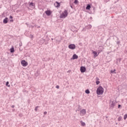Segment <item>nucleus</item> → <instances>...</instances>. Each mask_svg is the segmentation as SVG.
I'll list each match as a JSON object with an SVG mask.
<instances>
[{
  "label": "nucleus",
  "mask_w": 127,
  "mask_h": 127,
  "mask_svg": "<svg viewBox=\"0 0 127 127\" xmlns=\"http://www.w3.org/2000/svg\"><path fill=\"white\" fill-rule=\"evenodd\" d=\"M104 89L102 86H99L96 91L97 95H103L104 94Z\"/></svg>",
  "instance_id": "1"
},
{
  "label": "nucleus",
  "mask_w": 127,
  "mask_h": 127,
  "mask_svg": "<svg viewBox=\"0 0 127 127\" xmlns=\"http://www.w3.org/2000/svg\"><path fill=\"white\" fill-rule=\"evenodd\" d=\"M68 15V11L67 10H65L64 12L62 13V14L60 15V18H66Z\"/></svg>",
  "instance_id": "2"
},
{
  "label": "nucleus",
  "mask_w": 127,
  "mask_h": 127,
  "mask_svg": "<svg viewBox=\"0 0 127 127\" xmlns=\"http://www.w3.org/2000/svg\"><path fill=\"white\" fill-rule=\"evenodd\" d=\"M115 106H116V102L115 101H111L110 102V107L111 109H114V108H115Z\"/></svg>",
  "instance_id": "3"
},
{
  "label": "nucleus",
  "mask_w": 127,
  "mask_h": 127,
  "mask_svg": "<svg viewBox=\"0 0 127 127\" xmlns=\"http://www.w3.org/2000/svg\"><path fill=\"white\" fill-rule=\"evenodd\" d=\"M80 116H85V115L86 114V110L85 109H82L80 111Z\"/></svg>",
  "instance_id": "4"
},
{
  "label": "nucleus",
  "mask_w": 127,
  "mask_h": 127,
  "mask_svg": "<svg viewBox=\"0 0 127 127\" xmlns=\"http://www.w3.org/2000/svg\"><path fill=\"white\" fill-rule=\"evenodd\" d=\"M55 40H56V43H60V41L62 40V38L61 37H56Z\"/></svg>",
  "instance_id": "5"
},
{
  "label": "nucleus",
  "mask_w": 127,
  "mask_h": 127,
  "mask_svg": "<svg viewBox=\"0 0 127 127\" xmlns=\"http://www.w3.org/2000/svg\"><path fill=\"white\" fill-rule=\"evenodd\" d=\"M21 64L23 67H26V66L28 65L27 62H26L24 60L22 61Z\"/></svg>",
  "instance_id": "6"
},
{
  "label": "nucleus",
  "mask_w": 127,
  "mask_h": 127,
  "mask_svg": "<svg viewBox=\"0 0 127 127\" xmlns=\"http://www.w3.org/2000/svg\"><path fill=\"white\" fill-rule=\"evenodd\" d=\"M68 48H69V49H72V50H73V49H75L76 48V46L75 45V44H70L68 46Z\"/></svg>",
  "instance_id": "7"
},
{
  "label": "nucleus",
  "mask_w": 127,
  "mask_h": 127,
  "mask_svg": "<svg viewBox=\"0 0 127 127\" xmlns=\"http://www.w3.org/2000/svg\"><path fill=\"white\" fill-rule=\"evenodd\" d=\"M80 71L81 72V73H84V72H86V67H85L84 66H81Z\"/></svg>",
  "instance_id": "8"
},
{
  "label": "nucleus",
  "mask_w": 127,
  "mask_h": 127,
  "mask_svg": "<svg viewBox=\"0 0 127 127\" xmlns=\"http://www.w3.org/2000/svg\"><path fill=\"white\" fill-rule=\"evenodd\" d=\"M45 13L48 15V16H49L50 15H51V13H52L51 11L48 10L46 11Z\"/></svg>",
  "instance_id": "9"
},
{
  "label": "nucleus",
  "mask_w": 127,
  "mask_h": 127,
  "mask_svg": "<svg viewBox=\"0 0 127 127\" xmlns=\"http://www.w3.org/2000/svg\"><path fill=\"white\" fill-rule=\"evenodd\" d=\"M60 5H61L60 3L58 2V1H56L54 3V6H55V7H59V6H60Z\"/></svg>",
  "instance_id": "10"
},
{
  "label": "nucleus",
  "mask_w": 127,
  "mask_h": 127,
  "mask_svg": "<svg viewBox=\"0 0 127 127\" xmlns=\"http://www.w3.org/2000/svg\"><path fill=\"white\" fill-rule=\"evenodd\" d=\"M8 18L7 17H5L3 20V22L5 24H6V23H7L8 22Z\"/></svg>",
  "instance_id": "11"
},
{
  "label": "nucleus",
  "mask_w": 127,
  "mask_h": 127,
  "mask_svg": "<svg viewBox=\"0 0 127 127\" xmlns=\"http://www.w3.org/2000/svg\"><path fill=\"white\" fill-rule=\"evenodd\" d=\"M92 53L93 54H94V56L95 58L97 57V56H98V53H97V52L95 51H93L92 50Z\"/></svg>",
  "instance_id": "12"
},
{
  "label": "nucleus",
  "mask_w": 127,
  "mask_h": 127,
  "mask_svg": "<svg viewBox=\"0 0 127 127\" xmlns=\"http://www.w3.org/2000/svg\"><path fill=\"white\" fill-rule=\"evenodd\" d=\"M72 59H78V56L76 54H74L72 56Z\"/></svg>",
  "instance_id": "13"
},
{
  "label": "nucleus",
  "mask_w": 127,
  "mask_h": 127,
  "mask_svg": "<svg viewBox=\"0 0 127 127\" xmlns=\"http://www.w3.org/2000/svg\"><path fill=\"white\" fill-rule=\"evenodd\" d=\"M82 127H85V126H86V123H85V122H83V121H81L80 122Z\"/></svg>",
  "instance_id": "14"
},
{
  "label": "nucleus",
  "mask_w": 127,
  "mask_h": 127,
  "mask_svg": "<svg viewBox=\"0 0 127 127\" xmlns=\"http://www.w3.org/2000/svg\"><path fill=\"white\" fill-rule=\"evenodd\" d=\"M30 6H35V4L31 2L29 3Z\"/></svg>",
  "instance_id": "15"
},
{
  "label": "nucleus",
  "mask_w": 127,
  "mask_h": 127,
  "mask_svg": "<svg viewBox=\"0 0 127 127\" xmlns=\"http://www.w3.org/2000/svg\"><path fill=\"white\" fill-rule=\"evenodd\" d=\"M86 9H88L90 10V8H91V5H90L89 4H88L86 7Z\"/></svg>",
  "instance_id": "16"
},
{
  "label": "nucleus",
  "mask_w": 127,
  "mask_h": 127,
  "mask_svg": "<svg viewBox=\"0 0 127 127\" xmlns=\"http://www.w3.org/2000/svg\"><path fill=\"white\" fill-rule=\"evenodd\" d=\"M118 61L121 63V61H122V58H119L117 59V65H119V64H118Z\"/></svg>",
  "instance_id": "17"
},
{
  "label": "nucleus",
  "mask_w": 127,
  "mask_h": 127,
  "mask_svg": "<svg viewBox=\"0 0 127 127\" xmlns=\"http://www.w3.org/2000/svg\"><path fill=\"white\" fill-rule=\"evenodd\" d=\"M10 51L11 53H13V52H14V48H11L10 49Z\"/></svg>",
  "instance_id": "18"
},
{
  "label": "nucleus",
  "mask_w": 127,
  "mask_h": 127,
  "mask_svg": "<svg viewBox=\"0 0 127 127\" xmlns=\"http://www.w3.org/2000/svg\"><path fill=\"white\" fill-rule=\"evenodd\" d=\"M87 29H91V28H92V25H88L87 26Z\"/></svg>",
  "instance_id": "19"
},
{
  "label": "nucleus",
  "mask_w": 127,
  "mask_h": 127,
  "mask_svg": "<svg viewBox=\"0 0 127 127\" xmlns=\"http://www.w3.org/2000/svg\"><path fill=\"white\" fill-rule=\"evenodd\" d=\"M74 3H75V4H78V3H79V1L78 0H74Z\"/></svg>",
  "instance_id": "20"
},
{
  "label": "nucleus",
  "mask_w": 127,
  "mask_h": 127,
  "mask_svg": "<svg viewBox=\"0 0 127 127\" xmlns=\"http://www.w3.org/2000/svg\"><path fill=\"white\" fill-rule=\"evenodd\" d=\"M122 116H120V117L118 118V122H121V121H122Z\"/></svg>",
  "instance_id": "21"
},
{
  "label": "nucleus",
  "mask_w": 127,
  "mask_h": 127,
  "mask_svg": "<svg viewBox=\"0 0 127 127\" xmlns=\"http://www.w3.org/2000/svg\"><path fill=\"white\" fill-rule=\"evenodd\" d=\"M45 42V40H44V39H42L41 40V43H42V44H43V43H44Z\"/></svg>",
  "instance_id": "22"
},
{
  "label": "nucleus",
  "mask_w": 127,
  "mask_h": 127,
  "mask_svg": "<svg viewBox=\"0 0 127 127\" xmlns=\"http://www.w3.org/2000/svg\"><path fill=\"white\" fill-rule=\"evenodd\" d=\"M85 93L86 94H90V90H89V89H87L85 90Z\"/></svg>",
  "instance_id": "23"
},
{
  "label": "nucleus",
  "mask_w": 127,
  "mask_h": 127,
  "mask_svg": "<svg viewBox=\"0 0 127 127\" xmlns=\"http://www.w3.org/2000/svg\"><path fill=\"white\" fill-rule=\"evenodd\" d=\"M8 84H9V82L8 81H7L6 82V86H7V87H10V85H8Z\"/></svg>",
  "instance_id": "24"
},
{
  "label": "nucleus",
  "mask_w": 127,
  "mask_h": 127,
  "mask_svg": "<svg viewBox=\"0 0 127 127\" xmlns=\"http://www.w3.org/2000/svg\"><path fill=\"white\" fill-rule=\"evenodd\" d=\"M127 114H126L124 116V120H127Z\"/></svg>",
  "instance_id": "25"
},
{
  "label": "nucleus",
  "mask_w": 127,
  "mask_h": 127,
  "mask_svg": "<svg viewBox=\"0 0 127 127\" xmlns=\"http://www.w3.org/2000/svg\"><path fill=\"white\" fill-rule=\"evenodd\" d=\"M39 108V106H37L35 107V111H36V112H37V109Z\"/></svg>",
  "instance_id": "26"
},
{
  "label": "nucleus",
  "mask_w": 127,
  "mask_h": 127,
  "mask_svg": "<svg viewBox=\"0 0 127 127\" xmlns=\"http://www.w3.org/2000/svg\"><path fill=\"white\" fill-rule=\"evenodd\" d=\"M44 43H45V44L46 45H47V44H48V41H45V42H44Z\"/></svg>",
  "instance_id": "27"
},
{
  "label": "nucleus",
  "mask_w": 127,
  "mask_h": 127,
  "mask_svg": "<svg viewBox=\"0 0 127 127\" xmlns=\"http://www.w3.org/2000/svg\"><path fill=\"white\" fill-rule=\"evenodd\" d=\"M116 71V69H114V70H111V73H115V74H116V72H115Z\"/></svg>",
  "instance_id": "28"
},
{
  "label": "nucleus",
  "mask_w": 127,
  "mask_h": 127,
  "mask_svg": "<svg viewBox=\"0 0 127 127\" xmlns=\"http://www.w3.org/2000/svg\"><path fill=\"white\" fill-rule=\"evenodd\" d=\"M96 85H99V84H100V81H96Z\"/></svg>",
  "instance_id": "29"
},
{
  "label": "nucleus",
  "mask_w": 127,
  "mask_h": 127,
  "mask_svg": "<svg viewBox=\"0 0 127 127\" xmlns=\"http://www.w3.org/2000/svg\"><path fill=\"white\" fill-rule=\"evenodd\" d=\"M44 115H47V112H46V111L44 112Z\"/></svg>",
  "instance_id": "30"
},
{
  "label": "nucleus",
  "mask_w": 127,
  "mask_h": 127,
  "mask_svg": "<svg viewBox=\"0 0 127 127\" xmlns=\"http://www.w3.org/2000/svg\"><path fill=\"white\" fill-rule=\"evenodd\" d=\"M9 18L11 19H12V18H13L12 16H11V15L9 16Z\"/></svg>",
  "instance_id": "31"
},
{
  "label": "nucleus",
  "mask_w": 127,
  "mask_h": 127,
  "mask_svg": "<svg viewBox=\"0 0 127 127\" xmlns=\"http://www.w3.org/2000/svg\"><path fill=\"white\" fill-rule=\"evenodd\" d=\"M56 88H57V89H59V85H57Z\"/></svg>",
  "instance_id": "32"
},
{
  "label": "nucleus",
  "mask_w": 127,
  "mask_h": 127,
  "mask_svg": "<svg viewBox=\"0 0 127 127\" xmlns=\"http://www.w3.org/2000/svg\"><path fill=\"white\" fill-rule=\"evenodd\" d=\"M121 107H122V106L121 105H118V109H120L121 108Z\"/></svg>",
  "instance_id": "33"
},
{
  "label": "nucleus",
  "mask_w": 127,
  "mask_h": 127,
  "mask_svg": "<svg viewBox=\"0 0 127 127\" xmlns=\"http://www.w3.org/2000/svg\"><path fill=\"white\" fill-rule=\"evenodd\" d=\"M11 108H12V109H13V108H14V105H12V106H11Z\"/></svg>",
  "instance_id": "34"
},
{
  "label": "nucleus",
  "mask_w": 127,
  "mask_h": 127,
  "mask_svg": "<svg viewBox=\"0 0 127 127\" xmlns=\"http://www.w3.org/2000/svg\"><path fill=\"white\" fill-rule=\"evenodd\" d=\"M31 38H33V35H31Z\"/></svg>",
  "instance_id": "35"
},
{
  "label": "nucleus",
  "mask_w": 127,
  "mask_h": 127,
  "mask_svg": "<svg viewBox=\"0 0 127 127\" xmlns=\"http://www.w3.org/2000/svg\"><path fill=\"white\" fill-rule=\"evenodd\" d=\"M82 31H85V28H83V29H82Z\"/></svg>",
  "instance_id": "36"
},
{
  "label": "nucleus",
  "mask_w": 127,
  "mask_h": 127,
  "mask_svg": "<svg viewBox=\"0 0 127 127\" xmlns=\"http://www.w3.org/2000/svg\"><path fill=\"white\" fill-rule=\"evenodd\" d=\"M10 21L12 22H13V19H11V20H10Z\"/></svg>",
  "instance_id": "37"
},
{
  "label": "nucleus",
  "mask_w": 127,
  "mask_h": 127,
  "mask_svg": "<svg viewBox=\"0 0 127 127\" xmlns=\"http://www.w3.org/2000/svg\"><path fill=\"white\" fill-rule=\"evenodd\" d=\"M117 44H120V41L117 42Z\"/></svg>",
  "instance_id": "38"
},
{
  "label": "nucleus",
  "mask_w": 127,
  "mask_h": 127,
  "mask_svg": "<svg viewBox=\"0 0 127 127\" xmlns=\"http://www.w3.org/2000/svg\"><path fill=\"white\" fill-rule=\"evenodd\" d=\"M70 7H71V8H73V6H72V5H70Z\"/></svg>",
  "instance_id": "39"
},
{
  "label": "nucleus",
  "mask_w": 127,
  "mask_h": 127,
  "mask_svg": "<svg viewBox=\"0 0 127 127\" xmlns=\"http://www.w3.org/2000/svg\"><path fill=\"white\" fill-rule=\"evenodd\" d=\"M31 27H32V28H33V27H34V26H31Z\"/></svg>",
  "instance_id": "40"
},
{
  "label": "nucleus",
  "mask_w": 127,
  "mask_h": 127,
  "mask_svg": "<svg viewBox=\"0 0 127 127\" xmlns=\"http://www.w3.org/2000/svg\"><path fill=\"white\" fill-rule=\"evenodd\" d=\"M96 80H100V79H99V77H96Z\"/></svg>",
  "instance_id": "41"
},
{
  "label": "nucleus",
  "mask_w": 127,
  "mask_h": 127,
  "mask_svg": "<svg viewBox=\"0 0 127 127\" xmlns=\"http://www.w3.org/2000/svg\"><path fill=\"white\" fill-rule=\"evenodd\" d=\"M101 52H98V54H99V53H100Z\"/></svg>",
  "instance_id": "42"
},
{
  "label": "nucleus",
  "mask_w": 127,
  "mask_h": 127,
  "mask_svg": "<svg viewBox=\"0 0 127 127\" xmlns=\"http://www.w3.org/2000/svg\"><path fill=\"white\" fill-rule=\"evenodd\" d=\"M52 40H53V39H52Z\"/></svg>",
  "instance_id": "43"
}]
</instances>
